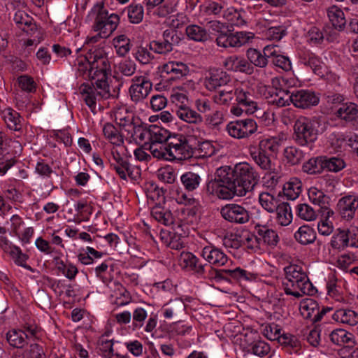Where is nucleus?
<instances>
[{"label": "nucleus", "mask_w": 358, "mask_h": 358, "mask_svg": "<svg viewBox=\"0 0 358 358\" xmlns=\"http://www.w3.org/2000/svg\"><path fill=\"white\" fill-rule=\"evenodd\" d=\"M236 100L239 105L245 108L249 114H253L258 109L257 103L250 90L248 89L236 88L235 90Z\"/></svg>", "instance_id": "nucleus-22"}, {"label": "nucleus", "mask_w": 358, "mask_h": 358, "mask_svg": "<svg viewBox=\"0 0 358 358\" xmlns=\"http://www.w3.org/2000/svg\"><path fill=\"white\" fill-rule=\"evenodd\" d=\"M180 41V34L173 29H166L163 32L162 40L150 43V49L156 53L165 55L171 52Z\"/></svg>", "instance_id": "nucleus-8"}, {"label": "nucleus", "mask_w": 358, "mask_h": 358, "mask_svg": "<svg viewBox=\"0 0 358 358\" xmlns=\"http://www.w3.org/2000/svg\"><path fill=\"white\" fill-rule=\"evenodd\" d=\"M180 180L185 189L188 191L196 189L201 181V176L198 173L191 171L182 174Z\"/></svg>", "instance_id": "nucleus-52"}, {"label": "nucleus", "mask_w": 358, "mask_h": 358, "mask_svg": "<svg viewBox=\"0 0 358 358\" xmlns=\"http://www.w3.org/2000/svg\"><path fill=\"white\" fill-rule=\"evenodd\" d=\"M171 134L164 128L150 125L149 142H145V143H167Z\"/></svg>", "instance_id": "nucleus-45"}, {"label": "nucleus", "mask_w": 358, "mask_h": 358, "mask_svg": "<svg viewBox=\"0 0 358 358\" xmlns=\"http://www.w3.org/2000/svg\"><path fill=\"white\" fill-rule=\"evenodd\" d=\"M319 96L313 91L300 90L292 91V103L299 108L306 109L319 103Z\"/></svg>", "instance_id": "nucleus-16"}, {"label": "nucleus", "mask_w": 358, "mask_h": 358, "mask_svg": "<svg viewBox=\"0 0 358 358\" xmlns=\"http://www.w3.org/2000/svg\"><path fill=\"white\" fill-rule=\"evenodd\" d=\"M329 338L334 344L340 346L355 343V336L343 329H337L332 331Z\"/></svg>", "instance_id": "nucleus-37"}, {"label": "nucleus", "mask_w": 358, "mask_h": 358, "mask_svg": "<svg viewBox=\"0 0 358 358\" xmlns=\"http://www.w3.org/2000/svg\"><path fill=\"white\" fill-rule=\"evenodd\" d=\"M127 12L128 19L131 23L138 24L143 18L144 9L141 4L131 3L124 10Z\"/></svg>", "instance_id": "nucleus-56"}, {"label": "nucleus", "mask_w": 358, "mask_h": 358, "mask_svg": "<svg viewBox=\"0 0 358 358\" xmlns=\"http://www.w3.org/2000/svg\"><path fill=\"white\" fill-rule=\"evenodd\" d=\"M144 146L148 147L154 157L170 161L167 143H144Z\"/></svg>", "instance_id": "nucleus-53"}, {"label": "nucleus", "mask_w": 358, "mask_h": 358, "mask_svg": "<svg viewBox=\"0 0 358 358\" xmlns=\"http://www.w3.org/2000/svg\"><path fill=\"white\" fill-rule=\"evenodd\" d=\"M238 125L241 126L243 138H248L257 131V124L252 118L238 120Z\"/></svg>", "instance_id": "nucleus-59"}, {"label": "nucleus", "mask_w": 358, "mask_h": 358, "mask_svg": "<svg viewBox=\"0 0 358 358\" xmlns=\"http://www.w3.org/2000/svg\"><path fill=\"white\" fill-rule=\"evenodd\" d=\"M330 245L332 248L343 250L349 247L348 238L345 229H337L331 237Z\"/></svg>", "instance_id": "nucleus-47"}, {"label": "nucleus", "mask_w": 358, "mask_h": 358, "mask_svg": "<svg viewBox=\"0 0 358 358\" xmlns=\"http://www.w3.org/2000/svg\"><path fill=\"white\" fill-rule=\"evenodd\" d=\"M255 229L257 234V241L262 240L264 244L271 248L277 245L280 238L275 231L259 222H257Z\"/></svg>", "instance_id": "nucleus-27"}, {"label": "nucleus", "mask_w": 358, "mask_h": 358, "mask_svg": "<svg viewBox=\"0 0 358 358\" xmlns=\"http://www.w3.org/2000/svg\"><path fill=\"white\" fill-rule=\"evenodd\" d=\"M319 122L304 116L299 117L294 126V139L301 146L313 143L317 138Z\"/></svg>", "instance_id": "nucleus-3"}, {"label": "nucleus", "mask_w": 358, "mask_h": 358, "mask_svg": "<svg viewBox=\"0 0 358 358\" xmlns=\"http://www.w3.org/2000/svg\"><path fill=\"white\" fill-rule=\"evenodd\" d=\"M244 15L245 12H241V10H237L234 7H228L223 18L227 20L231 25L241 27L247 24Z\"/></svg>", "instance_id": "nucleus-44"}, {"label": "nucleus", "mask_w": 358, "mask_h": 358, "mask_svg": "<svg viewBox=\"0 0 358 358\" xmlns=\"http://www.w3.org/2000/svg\"><path fill=\"white\" fill-rule=\"evenodd\" d=\"M284 140L282 134L263 138L259 141L257 148L262 151L269 154V155H276L282 146Z\"/></svg>", "instance_id": "nucleus-30"}, {"label": "nucleus", "mask_w": 358, "mask_h": 358, "mask_svg": "<svg viewBox=\"0 0 358 358\" xmlns=\"http://www.w3.org/2000/svg\"><path fill=\"white\" fill-rule=\"evenodd\" d=\"M250 155L262 170L268 173H274L275 170V164L272 162L269 154H267L257 147L252 146L249 148Z\"/></svg>", "instance_id": "nucleus-25"}, {"label": "nucleus", "mask_w": 358, "mask_h": 358, "mask_svg": "<svg viewBox=\"0 0 358 358\" xmlns=\"http://www.w3.org/2000/svg\"><path fill=\"white\" fill-rule=\"evenodd\" d=\"M86 59L91 64V69L89 70L90 77L92 79H104L106 80L108 72L110 71V65L108 57L103 48H94L89 50L86 55Z\"/></svg>", "instance_id": "nucleus-6"}, {"label": "nucleus", "mask_w": 358, "mask_h": 358, "mask_svg": "<svg viewBox=\"0 0 358 358\" xmlns=\"http://www.w3.org/2000/svg\"><path fill=\"white\" fill-rule=\"evenodd\" d=\"M299 62L312 69L314 73L323 76L320 59L309 50H301L299 52Z\"/></svg>", "instance_id": "nucleus-26"}, {"label": "nucleus", "mask_w": 358, "mask_h": 358, "mask_svg": "<svg viewBox=\"0 0 358 358\" xmlns=\"http://www.w3.org/2000/svg\"><path fill=\"white\" fill-rule=\"evenodd\" d=\"M1 115L9 129L15 131L22 130V117L17 111L11 108H7L2 110Z\"/></svg>", "instance_id": "nucleus-32"}, {"label": "nucleus", "mask_w": 358, "mask_h": 358, "mask_svg": "<svg viewBox=\"0 0 358 358\" xmlns=\"http://www.w3.org/2000/svg\"><path fill=\"white\" fill-rule=\"evenodd\" d=\"M284 156L287 162L291 165L299 164L304 157L303 152L294 146H289L285 149Z\"/></svg>", "instance_id": "nucleus-57"}, {"label": "nucleus", "mask_w": 358, "mask_h": 358, "mask_svg": "<svg viewBox=\"0 0 358 358\" xmlns=\"http://www.w3.org/2000/svg\"><path fill=\"white\" fill-rule=\"evenodd\" d=\"M220 214L225 220L239 224L247 223L250 218V214L248 209L236 203L224 206L220 210Z\"/></svg>", "instance_id": "nucleus-11"}, {"label": "nucleus", "mask_w": 358, "mask_h": 358, "mask_svg": "<svg viewBox=\"0 0 358 358\" xmlns=\"http://www.w3.org/2000/svg\"><path fill=\"white\" fill-rule=\"evenodd\" d=\"M167 147L170 161L185 160L194 154L187 137L182 134H172L168 139Z\"/></svg>", "instance_id": "nucleus-7"}, {"label": "nucleus", "mask_w": 358, "mask_h": 358, "mask_svg": "<svg viewBox=\"0 0 358 358\" xmlns=\"http://www.w3.org/2000/svg\"><path fill=\"white\" fill-rule=\"evenodd\" d=\"M254 36L255 35L252 32L231 33L225 31L224 33L218 34L216 38V43L218 46L224 48H240L248 43Z\"/></svg>", "instance_id": "nucleus-9"}, {"label": "nucleus", "mask_w": 358, "mask_h": 358, "mask_svg": "<svg viewBox=\"0 0 358 358\" xmlns=\"http://www.w3.org/2000/svg\"><path fill=\"white\" fill-rule=\"evenodd\" d=\"M302 170L308 174H319L324 171L323 156L313 157L303 164Z\"/></svg>", "instance_id": "nucleus-50"}, {"label": "nucleus", "mask_w": 358, "mask_h": 358, "mask_svg": "<svg viewBox=\"0 0 358 358\" xmlns=\"http://www.w3.org/2000/svg\"><path fill=\"white\" fill-rule=\"evenodd\" d=\"M229 181L230 180L224 167H220L217 170L215 178L207 182L206 192L210 195L215 196L222 185L224 184L230 185L231 183H229Z\"/></svg>", "instance_id": "nucleus-29"}, {"label": "nucleus", "mask_w": 358, "mask_h": 358, "mask_svg": "<svg viewBox=\"0 0 358 358\" xmlns=\"http://www.w3.org/2000/svg\"><path fill=\"white\" fill-rule=\"evenodd\" d=\"M152 217L158 222L169 226L176 224L174 218L170 209L162 206L161 203H156L151 209Z\"/></svg>", "instance_id": "nucleus-31"}, {"label": "nucleus", "mask_w": 358, "mask_h": 358, "mask_svg": "<svg viewBox=\"0 0 358 358\" xmlns=\"http://www.w3.org/2000/svg\"><path fill=\"white\" fill-rule=\"evenodd\" d=\"M285 273V279L288 280H310L306 273L303 270L301 266L296 264H291L284 268Z\"/></svg>", "instance_id": "nucleus-54"}, {"label": "nucleus", "mask_w": 358, "mask_h": 358, "mask_svg": "<svg viewBox=\"0 0 358 358\" xmlns=\"http://www.w3.org/2000/svg\"><path fill=\"white\" fill-rule=\"evenodd\" d=\"M332 318L336 322L350 326L358 323V313L350 309H338L333 314Z\"/></svg>", "instance_id": "nucleus-40"}, {"label": "nucleus", "mask_w": 358, "mask_h": 358, "mask_svg": "<svg viewBox=\"0 0 358 358\" xmlns=\"http://www.w3.org/2000/svg\"><path fill=\"white\" fill-rule=\"evenodd\" d=\"M278 341L282 345L292 350L294 352H296L300 349V341L295 336L282 334L278 336Z\"/></svg>", "instance_id": "nucleus-64"}, {"label": "nucleus", "mask_w": 358, "mask_h": 358, "mask_svg": "<svg viewBox=\"0 0 358 358\" xmlns=\"http://www.w3.org/2000/svg\"><path fill=\"white\" fill-rule=\"evenodd\" d=\"M257 278V274L248 271L240 267L234 269H220L215 271L216 280H230L236 281H252Z\"/></svg>", "instance_id": "nucleus-14"}, {"label": "nucleus", "mask_w": 358, "mask_h": 358, "mask_svg": "<svg viewBox=\"0 0 358 358\" xmlns=\"http://www.w3.org/2000/svg\"><path fill=\"white\" fill-rule=\"evenodd\" d=\"M96 17L93 25L95 31L99 32L101 38H107L117 29L120 23V17L109 12L103 6L94 7Z\"/></svg>", "instance_id": "nucleus-5"}, {"label": "nucleus", "mask_w": 358, "mask_h": 358, "mask_svg": "<svg viewBox=\"0 0 358 358\" xmlns=\"http://www.w3.org/2000/svg\"><path fill=\"white\" fill-rule=\"evenodd\" d=\"M235 90L233 85H227L220 89L213 96V101L219 105H229L235 96Z\"/></svg>", "instance_id": "nucleus-43"}, {"label": "nucleus", "mask_w": 358, "mask_h": 358, "mask_svg": "<svg viewBox=\"0 0 358 358\" xmlns=\"http://www.w3.org/2000/svg\"><path fill=\"white\" fill-rule=\"evenodd\" d=\"M296 214L301 219L306 221H313L317 218V210L307 203L296 206Z\"/></svg>", "instance_id": "nucleus-60"}, {"label": "nucleus", "mask_w": 358, "mask_h": 358, "mask_svg": "<svg viewBox=\"0 0 358 358\" xmlns=\"http://www.w3.org/2000/svg\"><path fill=\"white\" fill-rule=\"evenodd\" d=\"M185 309L184 302L178 299L170 301L164 308V317L171 318L173 316L180 315Z\"/></svg>", "instance_id": "nucleus-46"}, {"label": "nucleus", "mask_w": 358, "mask_h": 358, "mask_svg": "<svg viewBox=\"0 0 358 358\" xmlns=\"http://www.w3.org/2000/svg\"><path fill=\"white\" fill-rule=\"evenodd\" d=\"M199 7L202 15L215 17H223L228 8L227 3L224 0H208Z\"/></svg>", "instance_id": "nucleus-24"}, {"label": "nucleus", "mask_w": 358, "mask_h": 358, "mask_svg": "<svg viewBox=\"0 0 358 358\" xmlns=\"http://www.w3.org/2000/svg\"><path fill=\"white\" fill-rule=\"evenodd\" d=\"M273 55H275V46L272 45L264 47L262 52L255 48H249L246 52L249 63L253 66H255L261 69H264L267 66L268 59Z\"/></svg>", "instance_id": "nucleus-15"}, {"label": "nucleus", "mask_w": 358, "mask_h": 358, "mask_svg": "<svg viewBox=\"0 0 358 358\" xmlns=\"http://www.w3.org/2000/svg\"><path fill=\"white\" fill-rule=\"evenodd\" d=\"M189 73L187 66L179 62H169L162 66V76L167 80H174L187 76Z\"/></svg>", "instance_id": "nucleus-19"}, {"label": "nucleus", "mask_w": 358, "mask_h": 358, "mask_svg": "<svg viewBox=\"0 0 358 358\" xmlns=\"http://www.w3.org/2000/svg\"><path fill=\"white\" fill-rule=\"evenodd\" d=\"M176 115L181 120L192 124H199L203 122L202 116L196 111L191 108L181 101V104L177 106Z\"/></svg>", "instance_id": "nucleus-28"}, {"label": "nucleus", "mask_w": 358, "mask_h": 358, "mask_svg": "<svg viewBox=\"0 0 358 358\" xmlns=\"http://www.w3.org/2000/svg\"><path fill=\"white\" fill-rule=\"evenodd\" d=\"M336 115L347 122L355 120L358 117V106L352 102L343 103L337 110Z\"/></svg>", "instance_id": "nucleus-39"}, {"label": "nucleus", "mask_w": 358, "mask_h": 358, "mask_svg": "<svg viewBox=\"0 0 358 358\" xmlns=\"http://www.w3.org/2000/svg\"><path fill=\"white\" fill-rule=\"evenodd\" d=\"M248 352L259 357H264L270 352L269 345L264 341L258 340L248 344Z\"/></svg>", "instance_id": "nucleus-58"}, {"label": "nucleus", "mask_w": 358, "mask_h": 358, "mask_svg": "<svg viewBox=\"0 0 358 358\" xmlns=\"http://www.w3.org/2000/svg\"><path fill=\"white\" fill-rule=\"evenodd\" d=\"M103 133L105 138L109 142L115 145H120L123 143V137L111 123H106L103 127Z\"/></svg>", "instance_id": "nucleus-51"}, {"label": "nucleus", "mask_w": 358, "mask_h": 358, "mask_svg": "<svg viewBox=\"0 0 358 358\" xmlns=\"http://www.w3.org/2000/svg\"><path fill=\"white\" fill-rule=\"evenodd\" d=\"M132 84L129 89L131 99L135 103L143 101L149 95L152 88V83L145 76H134L131 79Z\"/></svg>", "instance_id": "nucleus-10"}, {"label": "nucleus", "mask_w": 358, "mask_h": 358, "mask_svg": "<svg viewBox=\"0 0 358 358\" xmlns=\"http://www.w3.org/2000/svg\"><path fill=\"white\" fill-rule=\"evenodd\" d=\"M309 200L320 208L323 216L329 217L334 215V211L329 208V197L322 190L315 187H311L308 191Z\"/></svg>", "instance_id": "nucleus-17"}, {"label": "nucleus", "mask_w": 358, "mask_h": 358, "mask_svg": "<svg viewBox=\"0 0 358 358\" xmlns=\"http://www.w3.org/2000/svg\"><path fill=\"white\" fill-rule=\"evenodd\" d=\"M13 20L17 27L27 34H31L36 30V24L34 23L33 18L24 10H17Z\"/></svg>", "instance_id": "nucleus-36"}, {"label": "nucleus", "mask_w": 358, "mask_h": 358, "mask_svg": "<svg viewBox=\"0 0 358 358\" xmlns=\"http://www.w3.org/2000/svg\"><path fill=\"white\" fill-rule=\"evenodd\" d=\"M180 264L182 268H189L196 273H203L204 266L199 259L191 252H182L180 256Z\"/></svg>", "instance_id": "nucleus-33"}, {"label": "nucleus", "mask_w": 358, "mask_h": 358, "mask_svg": "<svg viewBox=\"0 0 358 358\" xmlns=\"http://www.w3.org/2000/svg\"><path fill=\"white\" fill-rule=\"evenodd\" d=\"M10 140L0 131V173L5 174L13 166L15 161L9 152Z\"/></svg>", "instance_id": "nucleus-23"}, {"label": "nucleus", "mask_w": 358, "mask_h": 358, "mask_svg": "<svg viewBox=\"0 0 358 358\" xmlns=\"http://www.w3.org/2000/svg\"><path fill=\"white\" fill-rule=\"evenodd\" d=\"M316 237V231L308 225L300 227L294 234L296 241L303 245L314 243Z\"/></svg>", "instance_id": "nucleus-41"}, {"label": "nucleus", "mask_w": 358, "mask_h": 358, "mask_svg": "<svg viewBox=\"0 0 358 358\" xmlns=\"http://www.w3.org/2000/svg\"><path fill=\"white\" fill-rule=\"evenodd\" d=\"M323 165L324 170L327 169L332 172H338L345 166L343 159L341 158L336 157H327L326 156H323Z\"/></svg>", "instance_id": "nucleus-62"}, {"label": "nucleus", "mask_w": 358, "mask_h": 358, "mask_svg": "<svg viewBox=\"0 0 358 358\" xmlns=\"http://www.w3.org/2000/svg\"><path fill=\"white\" fill-rule=\"evenodd\" d=\"M271 102L278 107H284L292 103V92L288 90L275 89V94L271 96Z\"/></svg>", "instance_id": "nucleus-48"}, {"label": "nucleus", "mask_w": 358, "mask_h": 358, "mask_svg": "<svg viewBox=\"0 0 358 358\" xmlns=\"http://www.w3.org/2000/svg\"><path fill=\"white\" fill-rule=\"evenodd\" d=\"M317 303L313 299H307L300 305V311L303 317L310 319L313 322L315 311H317Z\"/></svg>", "instance_id": "nucleus-61"}, {"label": "nucleus", "mask_w": 358, "mask_h": 358, "mask_svg": "<svg viewBox=\"0 0 358 358\" xmlns=\"http://www.w3.org/2000/svg\"><path fill=\"white\" fill-rule=\"evenodd\" d=\"M147 9L150 10L154 8L160 6L157 10V15L165 17L173 13L175 7V0H145Z\"/></svg>", "instance_id": "nucleus-34"}, {"label": "nucleus", "mask_w": 358, "mask_h": 358, "mask_svg": "<svg viewBox=\"0 0 358 358\" xmlns=\"http://www.w3.org/2000/svg\"><path fill=\"white\" fill-rule=\"evenodd\" d=\"M201 257L210 265L222 266L229 261L228 257L219 248L210 245L202 249Z\"/></svg>", "instance_id": "nucleus-20"}, {"label": "nucleus", "mask_w": 358, "mask_h": 358, "mask_svg": "<svg viewBox=\"0 0 358 358\" xmlns=\"http://www.w3.org/2000/svg\"><path fill=\"white\" fill-rule=\"evenodd\" d=\"M83 99L93 113H96L97 103L110 96H114L110 87L104 79L96 80L95 84L83 83L79 87Z\"/></svg>", "instance_id": "nucleus-2"}, {"label": "nucleus", "mask_w": 358, "mask_h": 358, "mask_svg": "<svg viewBox=\"0 0 358 358\" xmlns=\"http://www.w3.org/2000/svg\"><path fill=\"white\" fill-rule=\"evenodd\" d=\"M282 286L286 294L293 296L296 299L301 298L304 294L311 295L314 292L310 280L285 279L282 282Z\"/></svg>", "instance_id": "nucleus-13"}, {"label": "nucleus", "mask_w": 358, "mask_h": 358, "mask_svg": "<svg viewBox=\"0 0 358 358\" xmlns=\"http://www.w3.org/2000/svg\"><path fill=\"white\" fill-rule=\"evenodd\" d=\"M302 182L297 178H292L283 186V194L289 200H295L301 192Z\"/></svg>", "instance_id": "nucleus-42"}, {"label": "nucleus", "mask_w": 358, "mask_h": 358, "mask_svg": "<svg viewBox=\"0 0 358 358\" xmlns=\"http://www.w3.org/2000/svg\"><path fill=\"white\" fill-rule=\"evenodd\" d=\"M228 178L236 185V196H243L252 192L259 180L258 172L248 163H238L231 168L224 166Z\"/></svg>", "instance_id": "nucleus-1"}, {"label": "nucleus", "mask_w": 358, "mask_h": 358, "mask_svg": "<svg viewBox=\"0 0 358 358\" xmlns=\"http://www.w3.org/2000/svg\"><path fill=\"white\" fill-rule=\"evenodd\" d=\"M203 85L208 90L215 91L232 85V80L227 72L214 68L208 71L204 78Z\"/></svg>", "instance_id": "nucleus-12"}, {"label": "nucleus", "mask_w": 358, "mask_h": 358, "mask_svg": "<svg viewBox=\"0 0 358 358\" xmlns=\"http://www.w3.org/2000/svg\"><path fill=\"white\" fill-rule=\"evenodd\" d=\"M6 339L10 345L17 348H22L27 344L29 336L22 329H14L8 331Z\"/></svg>", "instance_id": "nucleus-38"}, {"label": "nucleus", "mask_w": 358, "mask_h": 358, "mask_svg": "<svg viewBox=\"0 0 358 358\" xmlns=\"http://www.w3.org/2000/svg\"><path fill=\"white\" fill-rule=\"evenodd\" d=\"M186 34L192 40L203 42L208 38V34L206 30L200 26L196 24L189 25L186 27Z\"/></svg>", "instance_id": "nucleus-55"}, {"label": "nucleus", "mask_w": 358, "mask_h": 358, "mask_svg": "<svg viewBox=\"0 0 358 358\" xmlns=\"http://www.w3.org/2000/svg\"><path fill=\"white\" fill-rule=\"evenodd\" d=\"M182 217H179L180 222L173 227V232H170L168 245L175 250H180L184 247L182 237L187 236L189 234L188 225L196 219V211L193 208H186L182 210Z\"/></svg>", "instance_id": "nucleus-4"}, {"label": "nucleus", "mask_w": 358, "mask_h": 358, "mask_svg": "<svg viewBox=\"0 0 358 358\" xmlns=\"http://www.w3.org/2000/svg\"><path fill=\"white\" fill-rule=\"evenodd\" d=\"M224 66L229 71L248 75L252 74L255 71L254 66L247 59L237 55L228 57L224 62Z\"/></svg>", "instance_id": "nucleus-21"}, {"label": "nucleus", "mask_w": 358, "mask_h": 358, "mask_svg": "<svg viewBox=\"0 0 358 358\" xmlns=\"http://www.w3.org/2000/svg\"><path fill=\"white\" fill-rule=\"evenodd\" d=\"M327 16L333 27L338 31H343L346 25V20L343 11L336 6L328 8Z\"/></svg>", "instance_id": "nucleus-35"}, {"label": "nucleus", "mask_w": 358, "mask_h": 358, "mask_svg": "<svg viewBox=\"0 0 358 358\" xmlns=\"http://www.w3.org/2000/svg\"><path fill=\"white\" fill-rule=\"evenodd\" d=\"M338 211L343 219L352 220L358 209V196L356 195H347L338 200L337 203Z\"/></svg>", "instance_id": "nucleus-18"}, {"label": "nucleus", "mask_w": 358, "mask_h": 358, "mask_svg": "<svg viewBox=\"0 0 358 358\" xmlns=\"http://www.w3.org/2000/svg\"><path fill=\"white\" fill-rule=\"evenodd\" d=\"M259 201L262 206L269 213H273L279 206L276 199L268 192L261 193Z\"/></svg>", "instance_id": "nucleus-63"}, {"label": "nucleus", "mask_w": 358, "mask_h": 358, "mask_svg": "<svg viewBox=\"0 0 358 358\" xmlns=\"http://www.w3.org/2000/svg\"><path fill=\"white\" fill-rule=\"evenodd\" d=\"M275 211H276V220L279 224L287 226L292 222L291 207L287 203L283 202L279 204Z\"/></svg>", "instance_id": "nucleus-49"}]
</instances>
